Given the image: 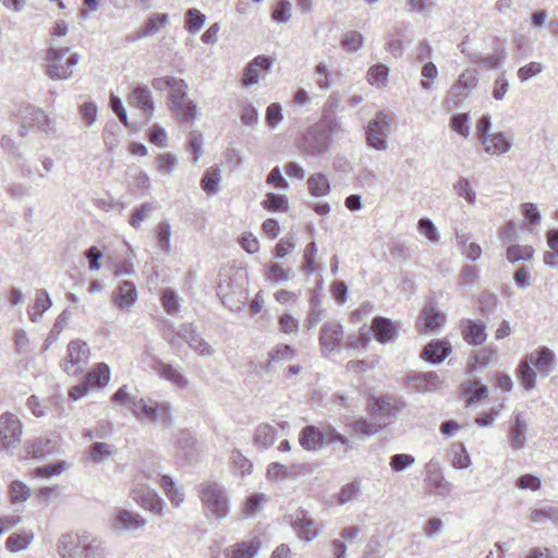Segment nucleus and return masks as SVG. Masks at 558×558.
Returning a JSON list of instances; mask_svg holds the SVG:
<instances>
[{
	"mask_svg": "<svg viewBox=\"0 0 558 558\" xmlns=\"http://www.w3.org/2000/svg\"><path fill=\"white\" fill-rule=\"evenodd\" d=\"M58 551L62 558H107L108 547L100 536L88 532L62 534L58 541Z\"/></svg>",
	"mask_w": 558,
	"mask_h": 558,
	"instance_id": "nucleus-1",
	"label": "nucleus"
},
{
	"mask_svg": "<svg viewBox=\"0 0 558 558\" xmlns=\"http://www.w3.org/2000/svg\"><path fill=\"white\" fill-rule=\"evenodd\" d=\"M555 364V353L547 347H542L527 354L519 364L517 375L525 390L535 387L536 372L542 376H548Z\"/></svg>",
	"mask_w": 558,
	"mask_h": 558,
	"instance_id": "nucleus-2",
	"label": "nucleus"
},
{
	"mask_svg": "<svg viewBox=\"0 0 558 558\" xmlns=\"http://www.w3.org/2000/svg\"><path fill=\"white\" fill-rule=\"evenodd\" d=\"M132 413L142 424L161 425L163 428L173 426V408L168 401L141 398L133 401Z\"/></svg>",
	"mask_w": 558,
	"mask_h": 558,
	"instance_id": "nucleus-3",
	"label": "nucleus"
},
{
	"mask_svg": "<svg viewBox=\"0 0 558 558\" xmlns=\"http://www.w3.org/2000/svg\"><path fill=\"white\" fill-rule=\"evenodd\" d=\"M198 496L207 518L223 520L230 512L229 496L225 487L217 482H205L198 486Z\"/></svg>",
	"mask_w": 558,
	"mask_h": 558,
	"instance_id": "nucleus-4",
	"label": "nucleus"
},
{
	"mask_svg": "<svg viewBox=\"0 0 558 558\" xmlns=\"http://www.w3.org/2000/svg\"><path fill=\"white\" fill-rule=\"evenodd\" d=\"M70 52V48H54L51 47L47 50L45 60L47 61L46 74L51 80H68L72 75V69L78 62V54L73 53L66 58L63 63V58Z\"/></svg>",
	"mask_w": 558,
	"mask_h": 558,
	"instance_id": "nucleus-5",
	"label": "nucleus"
},
{
	"mask_svg": "<svg viewBox=\"0 0 558 558\" xmlns=\"http://www.w3.org/2000/svg\"><path fill=\"white\" fill-rule=\"evenodd\" d=\"M393 118L385 111H378L366 128V143L376 150L388 148L387 137L391 133Z\"/></svg>",
	"mask_w": 558,
	"mask_h": 558,
	"instance_id": "nucleus-6",
	"label": "nucleus"
},
{
	"mask_svg": "<svg viewBox=\"0 0 558 558\" xmlns=\"http://www.w3.org/2000/svg\"><path fill=\"white\" fill-rule=\"evenodd\" d=\"M403 405L392 397L374 398L368 401L369 418L374 420L380 428L389 425L401 412Z\"/></svg>",
	"mask_w": 558,
	"mask_h": 558,
	"instance_id": "nucleus-7",
	"label": "nucleus"
},
{
	"mask_svg": "<svg viewBox=\"0 0 558 558\" xmlns=\"http://www.w3.org/2000/svg\"><path fill=\"white\" fill-rule=\"evenodd\" d=\"M187 84L182 78H177L169 93L171 109L182 122L194 120L197 114L195 102L186 100Z\"/></svg>",
	"mask_w": 558,
	"mask_h": 558,
	"instance_id": "nucleus-8",
	"label": "nucleus"
},
{
	"mask_svg": "<svg viewBox=\"0 0 558 558\" xmlns=\"http://www.w3.org/2000/svg\"><path fill=\"white\" fill-rule=\"evenodd\" d=\"M22 434L23 425L15 414L7 412L0 415V440L3 450L16 448Z\"/></svg>",
	"mask_w": 558,
	"mask_h": 558,
	"instance_id": "nucleus-9",
	"label": "nucleus"
},
{
	"mask_svg": "<svg viewBox=\"0 0 558 558\" xmlns=\"http://www.w3.org/2000/svg\"><path fill=\"white\" fill-rule=\"evenodd\" d=\"M89 348L86 342L71 341L68 345V359L63 368L68 375L75 376L83 371L88 362Z\"/></svg>",
	"mask_w": 558,
	"mask_h": 558,
	"instance_id": "nucleus-10",
	"label": "nucleus"
},
{
	"mask_svg": "<svg viewBox=\"0 0 558 558\" xmlns=\"http://www.w3.org/2000/svg\"><path fill=\"white\" fill-rule=\"evenodd\" d=\"M343 339V328L338 322H326L319 333V344L323 355L340 351Z\"/></svg>",
	"mask_w": 558,
	"mask_h": 558,
	"instance_id": "nucleus-11",
	"label": "nucleus"
},
{
	"mask_svg": "<svg viewBox=\"0 0 558 558\" xmlns=\"http://www.w3.org/2000/svg\"><path fill=\"white\" fill-rule=\"evenodd\" d=\"M132 498L144 509L151 511L155 514L161 515L165 507V501L160 496L146 485L137 483L131 492Z\"/></svg>",
	"mask_w": 558,
	"mask_h": 558,
	"instance_id": "nucleus-12",
	"label": "nucleus"
},
{
	"mask_svg": "<svg viewBox=\"0 0 558 558\" xmlns=\"http://www.w3.org/2000/svg\"><path fill=\"white\" fill-rule=\"evenodd\" d=\"M290 523L298 533L299 537L306 542H312L318 535V527L315 520L304 509H298L290 514Z\"/></svg>",
	"mask_w": 558,
	"mask_h": 558,
	"instance_id": "nucleus-13",
	"label": "nucleus"
},
{
	"mask_svg": "<svg viewBox=\"0 0 558 558\" xmlns=\"http://www.w3.org/2000/svg\"><path fill=\"white\" fill-rule=\"evenodd\" d=\"M400 323L383 316H376L372 320L371 330L379 343L393 342L399 336Z\"/></svg>",
	"mask_w": 558,
	"mask_h": 558,
	"instance_id": "nucleus-14",
	"label": "nucleus"
},
{
	"mask_svg": "<svg viewBox=\"0 0 558 558\" xmlns=\"http://www.w3.org/2000/svg\"><path fill=\"white\" fill-rule=\"evenodd\" d=\"M529 424L523 412L513 415L511 426L508 430V441L512 451H520L525 448Z\"/></svg>",
	"mask_w": 558,
	"mask_h": 558,
	"instance_id": "nucleus-15",
	"label": "nucleus"
},
{
	"mask_svg": "<svg viewBox=\"0 0 558 558\" xmlns=\"http://www.w3.org/2000/svg\"><path fill=\"white\" fill-rule=\"evenodd\" d=\"M145 525L146 519L128 509H119L112 520V529L118 532H133Z\"/></svg>",
	"mask_w": 558,
	"mask_h": 558,
	"instance_id": "nucleus-16",
	"label": "nucleus"
},
{
	"mask_svg": "<svg viewBox=\"0 0 558 558\" xmlns=\"http://www.w3.org/2000/svg\"><path fill=\"white\" fill-rule=\"evenodd\" d=\"M460 328L463 340L471 345H481L487 339L486 325L481 319H462Z\"/></svg>",
	"mask_w": 558,
	"mask_h": 558,
	"instance_id": "nucleus-17",
	"label": "nucleus"
},
{
	"mask_svg": "<svg viewBox=\"0 0 558 558\" xmlns=\"http://www.w3.org/2000/svg\"><path fill=\"white\" fill-rule=\"evenodd\" d=\"M407 380L411 388L418 392H432L441 386V380L435 372L412 373Z\"/></svg>",
	"mask_w": 558,
	"mask_h": 558,
	"instance_id": "nucleus-18",
	"label": "nucleus"
},
{
	"mask_svg": "<svg viewBox=\"0 0 558 558\" xmlns=\"http://www.w3.org/2000/svg\"><path fill=\"white\" fill-rule=\"evenodd\" d=\"M427 481L433 493L440 497H447L451 494L452 485L449 483L438 468V463L430 460L427 465Z\"/></svg>",
	"mask_w": 558,
	"mask_h": 558,
	"instance_id": "nucleus-19",
	"label": "nucleus"
},
{
	"mask_svg": "<svg viewBox=\"0 0 558 558\" xmlns=\"http://www.w3.org/2000/svg\"><path fill=\"white\" fill-rule=\"evenodd\" d=\"M451 351L452 348L448 340L435 339L424 347L421 357L429 363L439 364L448 357Z\"/></svg>",
	"mask_w": 558,
	"mask_h": 558,
	"instance_id": "nucleus-20",
	"label": "nucleus"
},
{
	"mask_svg": "<svg viewBox=\"0 0 558 558\" xmlns=\"http://www.w3.org/2000/svg\"><path fill=\"white\" fill-rule=\"evenodd\" d=\"M58 450L57 437H37L28 441L27 453L32 458L44 459Z\"/></svg>",
	"mask_w": 558,
	"mask_h": 558,
	"instance_id": "nucleus-21",
	"label": "nucleus"
},
{
	"mask_svg": "<svg viewBox=\"0 0 558 558\" xmlns=\"http://www.w3.org/2000/svg\"><path fill=\"white\" fill-rule=\"evenodd\" d=\"M299 442L304 450L318 451L325 442L324 432L314 425H306L299 434Z\"/></svg>",
	"mask_w": 558,
	"mask_h": 558,
	"instance_id": "nucleus-22",
	"label": "nucleus"
},
{
	"mask_svg": "<svg viewBox=\"0 0 558 558\" xmlns=\"http://www.w3.org/2000/svg\"><path fill=\"white\" fill-rule=\"evenodd\" d=\"M272 65V59L265 54H259L254 58L245 68L242 77L244 86H252L259 80L258 69L268 70Z\"/></svg>",
	"mask_w": 558,
	"mask_h": 558,
	"instance_id": "nucleus-23",
	"label": "nucleus"
},
{
	"mask_svg": "<svg viewBox=\"0 0 558 558\" xmlns=\"http://www.w3.org/2000/svg\"><path fill=\"white\" fill-rule=\"evenodd\" d=\"M112 299L119 308H130L137 300L135 284L132 281H122L113 292Z\"/></svg>",
	"mask_w": 558,
	"mask_h": 558,
	"instance_id": "nucleus-24",
	"label": "nucleus"
},
{
	"mask_svg": "<svg viewBox=\"0 0 558 558\" xmlns=\"http://www.w3.org/2000/svg\"><path fill=\"white\" fill-rule=\"evenodd\" d=\"M177 338L184 340L192 350L203 340L192 324H182L165 337L171 345H174Z\"/></svg>",
	"mask_w": 558,
	"mask_h": 558,
	"instance_id": "nucleus-25",
	"label": "nucleus"
},
{
	"mask_svg": "<svg viewBox=\"0 0 558 558\" xmlns=\"http://www.w3.org/2000/svg\"><path fill=\"white\" fill-rule=\"evenodd\" d=\"M484 150L492 155H504L511 148V141L507 138L504 132H497L481 138Z\"/></svg>",
	"mask_w": 558,
	"mask_h": 558,
	"instance_id": "nucleus-26",
	"label": "nucleus"
},
{
	"mask_svg": "<svg viewBox=\"0 0 558 558\" xmlns=\"http://www.w3.org/2000/svg\"><path fill=\"white\" fill-rule=\"evenodd\" d=\"M260 548V541L254 538L251 542H239L233 546L225 548L226 558H254Z\"/></svg>",
	"mask_w": 558,
	"mask_h": 558,
	"instance_id": "nucleus-27",
	"label": "nucleus"
},
{
	"mask_svg": "<svg viewBox=\"0 0 558 558\" xmlns=\"http://www.w3.org/2000/svg\"><path fill=\"white\" fill-rule=\"evenodd\" d=\"M129 102L143 110L146 114H151L154 111L151 92L146 85H137L130 94Z\"/></svg>",
	"mask_w": 558,
	"mask_h": 558,
	"instance_id": "nucleus-28",
	"label": "nucleus"
},
{
	"mask_svg": "<svg viewBox=\"0 0 558 558\" xmlns=\"http://www.w3.org/2000/svg\"><path fill=\"white\" fill-rule=\"evenodd\" d=\"M168 22L169 16L167 13H154L147 17L144 26L140 29V32L135 35L130 36L129 39L134 41L149 37L156 34L160 27L167 25Z\"/></svg>",
	"mask_w": 558,
	"mask_h": 558,
	"instance_id": "nucleus-29",
	"label": "nucleus"
},
{
	"mask_svg": "<svg viewBox=\"0 0 558 558\" xmlns=\"http://www.w3.org/2000/svg\"><path fill=\"white\" fill-rule=\"evenodd\" d=\"M277 439V429L269 423H260L253 435V444L262 450L270 448Z\"/></svg>",
	"mask_w": 558,
	"mask_h": 558,
	"instance_id": "nucleus-30",
	"label": "nucleus"
},
{
	"mask_svg": "<svg viewBox=\"0 0 558 558\" xmlns=\"http://www.w3.org/2000/svg\"><path fill=\"white\" fill-rule=\"evenodd\" d=\"M294 356L295 350L292 347L284 343L277 344L268 353V360L264 365L265 373L272 372L275 364L290 361Z\"/></svg>",
	"mask_w": 558,
	"mask_h": 558,
	"instance_id": "nucleus-31",
	"label": "nucleus"
},
{
	"mask_svg": "<svg viewBox=\"0 0 558 558\" xmlns=\"http://www.w3.org/2000/svg\"><path fill=\"white\" fill-rule=\"evenodd\" d=\"M21 116L24 122L47 132L50 120L44 110L33 106H26L21 110Z\"/></svg>",
	"mask_w": 558,
	"mask_h": 558,
	"instance_id": "nucleus-32",
	"label": "nucleus"
},
{
	"mask_svg": "<svg viewBox=\"0 0 558 558\" xmlns=\"http://www.w3.org/2000/svg\"><path fill=\"white\" fill-rule=\"evenodd\" d=\"M308 191L315 197L327 196L330 193V182L328 178L320 172L311 174L307 179Z\"/></svg>",
	"mask_w": 558,
	"mask_h": 558,
	"instance_id": "nucleus-33",
	"label": "nucleus"
},
{
	"mask_svg": "<svg viewBox=\"0 0 558 558\" xmlns=\"http://www.w3.org/2000/svg\"><path fill=\"white\" fill-rule=\"evenodd\" d=\"M158 373L162 378L171 381L178 388L185 389L189 386L187 378L170 364L160 363Z\"/></svg>",
	"mask_w": 558,
	"mask_h": 558,
	"instance_id": "nucleus-34",
	"label": "nucleus"
},
{
	"mask_svg": "<svg viewBox=\"0 0 558 558\" xmlns=\"http://www.w3.org/2000/svg\"><path fill=\"white\" fill-rule=\"evenodd\" d=\"M110 380V368L106 363H100L92 369L86 381L90 387L104 388Z\"/></svg>",
	"mask_w": 558,
	"mask_h": 558,
	"instance_id": "nucleus-35",
	"label": "nucleus"
},
{
	"mask_svg": "<svg viewBox=\"0 0 558 558\" xmlns=\"http://www.w3.org/2000/svg\"><path fill=\"white\" fill-rule=\"evenodd\" d=\"M530 520L536 524H543L547 521L558 524V507L545 505L536 508L532 510Z\"/></svg>",
	"mask_w": 558,
	"mask_h": 558,
	"instance_id": "nucleus-36",
	"label": "nucleus"
},
{
	"mask_svg": "<svg viewBox=\"0 0 558 558\" xmlns=\"http://www.w3.org/2000/svg\"><path fill=\"white\" fill-rule=\"evenodd\" d=\"M533 255L534 250L530 245L512 244L508 246L506 251V257L512 264L531 260Z\"/></svg>",
	"mask_w": 558,
	"mask_h": 558,
	"instance_id": "nucleus-37",
	"label": "nucleus"
},
{
	"mask_svg": "<svg viewBox=\"0 0 558 558\" xmlns=\"http://www.w3.org/2000/svg\"><path fill=\"white\" fill-rule=\"evenodd\" d=\"M221 180L220 170L217 167H210L205 171L201 180V186L208 195H215L218 192V185Z\"/></svg>",
	"mask_w": 558,
	"mask_h": 558,
	"instance_id": "nucleus-38",
	"label": "nucleus"
},
{
	"mask_svg": "<svg viewBox=\"0 0 558 558\" xmlns=\"http://www.w3.org/2000/svg\"><path fill=\"white\" fill-rule=\"evenodd\" d=\"M157 245L165 255L171 252V226L168 221H160L155 230Z\"/></svg>",
	"mask_w": 558,
	"mask_h": 558,
	"instance_id": "nucleus-39",
	"label": "nucleus"
},
{
	"mask_svg": "<svg viewBox=\"0 0 558 558\" xmlns=\"http://www.w3.org/2000/svg\"><path fill=\"white\" fill-rule=\"evenodd\" d=\"M294 272L291 269H283L278 263H271L265 268L264 276L266 280L272 283L288 281L293 277Z\"/></svg>",
	"mask_w": 558,
	"mask_h": 558,
	"instance_id": "nucleus-40",
	"label": "nucleus"
},
{
	"mask_svg": "<svg viewBox=\"0 0 558 558\" xmlns=\"http://www.w3.org/2000/svg\"><path fill=\"white\" fill-rule=\"evenodd\" d=\"M463 390L465 393L469 395V397L465 400L466 405H470L475 401L484 399L488 392L487 386L481 384L477 380H469L464 383Z\"/></svg>",
	"mask_w": 558,
	"mask_h": 558,
	"instance_id": "nucleus-41",
	"label": "nucleus"
},
{
	"mask_svg": "<svg viewBox=\"0 0 558 558\" xmlns=\"http://www.w3.org/2000/svg\"><path fill=\"white\" fill-rule=\"evenodd\" d=\"M420 318L424 322L426 329L434 330L442 324L445 315L441 314L435 306L427 305L422 310Z\"/></svg>",
	"mask_w": 558,
	"mask_h": 558,
	"instance_id": "nucleus-42",
	"label": "nucleus"
},
{
	"mask_svg": "<svg viewBox=\"0 0 558 558\" xmlns=\"http://www.w3.org/2000/svg\"><path fill=\"white\" fill-rule=\"evenodd\" d=\"M495 354V350L488 348L476 351L471 357L469 372L473 373L485 368L493 360Z\"/></svg>",
	"mask_w": 558,
	"mask_h": 558,
	"instance_id": "nucleus-43",
	"label": "nucleus"
},
{
	"mask_svg": "<svg viewBox=\"0 0 558 558\" xmlns=\"http://www.w3.org/2000/svg\"><path fill=\"white\" fill-rule=\"evenodd\" d=\"M389 68L383 63L372 65L367 71V81L371 85L385 86L388 81Z\"/></svg>",
	"mask_w": 558,
	"mask_h": 558,
	"instance_id": "nucleus-44",
	"label": "nucleus"
},
{
	"mask_svg": "<svg viewBox=\"0 0 558 558\" xmlns=\"http://www.w3.org/2000/svg\"><path fill=\"white\" fill-rule=\"evenodd\" d=\"M156 205L154 203H144L141 206L136 207L130 218V225L140 229L142 222L150 217V215L156 210Z\"/></svg>",
	"mask_w": 558,
	"mask_h": 558,
	"instance_id": "nucleus-45",
	"label": "nucleus"
},
{
	"mask_svg": "<svg viewBox=\"0 0 558 558\" xmlns=\"http://www.w3.org/2000/svg\"><path fill=\"white\" fill-rule=\"evenodd\" d=\"M34 535L32 532L22 534H12L5 541L7 549L12 553L21 551L27 548L33 541Z\"/></svg>",
	"mask_w": 558,
	"mask_h": 558,
	"instance_id": "nucleus-46",
	"label": "nucleus"
},
{
	"mask_svg": "<svg viewBox=\"0 0 558 558\" xmlns=\"http://www.w3.org/2000/svg\"><path fill=\"white\" fill-rule=\"evenodd\" d=\"M506 58H507V53H506L505 49L500 48L499 51H496L494 54H489V56H485V57L480 56V54H474L472 57V61L477 64L490 68V69H497L505 62Z\"/></svg>",
	"mask_w": 558,
	"mask_h": 558,
	"instance_id": "nucleus-47",
	"label": "nucleus"
},
{
	"mask_svg": "<svg viewBox=\"0 0 558 558\" xmlns=\"http://www.w3.org/2000/svg\"><path fill=\"white\" fill-rule=\"evenodd\" d=\"M478 83L477 72L474 69L464 70L458 77V81L454 83V92L459 88H463L469 95L472 89L476 87Z\"/></svg>",
	"mask_w": 558,
	"mask_h": 558,
	"instance_id": "nucleus-48",
	"label": "nucleus"
},
{
	"mask_svg": "<svg viewBox=\"0 0 558 558\" xmlns=\"http://www.w3.org/2000/svg\"><path fill=\"white\" fill-rule=\"evenodd\" d=\"M263 207L268 211H287L288 198L284 195L267 193L262 203Z\"/></svg>",
	"mask_w": 558,
	"mask_h": 558,
	"instance_id": "nucleus-49",
	"label": "nucleus"
},
{
	"mask_svg": "<svg viewBox=\"0 0 558 558\" xmlns=\"http://www.w3.org/2000/svg\"><path fill=\"white\" fill-rule=\"evenodd\" d=\"M9 495L13 504L23 502L31 497V488L21 481H13L9 486Z\"/></svg>",
	"mask_w": 558,
	"mask_h": 558,
	"instance_id": "nucleus-50",
	"label": "nucleus"
},
{
	"mask_svg": "<svg viewBox=\"0 0 558 558\" xmlns=\"http://www.w3.org/2000/svg\"><path fill=\"white\" fill-rule=\"evenodd\" d=\"M351 428L356 434H360V435H363L366 437H371V436L375 435L378 430L381 429L379 426H377V424L374 420L369 418V421H367L366 418H363V417L354 421L351 424Z\"/></svg>",
	"mask_w": 558,
	"mask_h": 558,
	"instance_id": "nucleus-51",
	"label": "nucleus"
},
{
	"mask_svg": "<svg viewBox=\"0 0 558 558\" xmlns=\"http://www.w3.org/2000/svg\"><path fill=\"white\" fill-rule=\"evenodd\" d=\"M206 21L205 14L197 9H189L186 11L185 28L191 33L198 32Z\"/></svg>",
	"mask_w": 558,
	"mask_h": 558,
	"instance_id": "nucleus-52",
	"label": "nucleus"
},
{
	"mask_svg": "<svg viewBox=\"0 0 558 558\" xmlns=\"http://www.w3.org/2000/svg\"><path fill=\"white\" fill-rule=\"evenodd\" d=\"M456 193L463 197L469 204H474L476 199V193L472 189L470 181L466 178L461 177L458 182L453 185Z\"/></svg>",
	"mask_w": 558,
	"mask_h": 558,
	"instance_id": "nucleus-53",
	"label": "nucleus"
},
{
	"mask_svg": "<svg viewBox=\"0 0 558 558\" xmlns=\"http://www.w3.org/2000/svg\"><path fill=\"white\" fill-rule=\"evenodd\" d=\"M360 492V483L357 481H353L351 483L342 486L340 493L337 496V502L339 505H345L352 500H354Z\"/></svg>",
	"mask_w": 558,
	"mask_h": 558,
	"instance_id": "nucleus-54",
	"label": "nucleus"
},
{
	"mask_svg": "<svg viewBox=\"0 0 558 558\" xmlns=\"http://www.w3.org/2000/svg\"><path fill=\"white\" fill-rule=\"evenodd\" d=\"M66 469L68 463L65 461H57L54 463L38 466L34 472L36 476L50 477L61 474Z\"/></svg>",
	"mask_w": 558,
	"mask_h": 558,
	"instance_id": "nucleus-55",
	"label": "nucleus"
},
{
	"mask_svg": "<svg viewBox=\"0 0 558 558\" xmlns=\"http://www.w3.org/2000/svg\"><path fill=\"white\" fill-rule=\"evenodd\" d=\"M415 462V459L412 454L408 453H396L390 457V468L395 472H402L410 466H412Z\"/></svg>",
	"mask_w": 558,
	"mask_h": 558,
	"instance_id": "nucleus-56",
	"label": "nucleus"
},
{
	"mask_svg": "<svg viewBox=\"0 0 558 558\" xmlns=\"http://www.w3.org/2000/svg\"><path fill=\"white\" fill-rule=\"evenodd\" d=\"M451 129L458 134L468 137L470 134L469 114L456 113L450 119Z\"/></svg>",
	"mask_w": 558,
	"mask_h": 558,
	"instance_id": "nucleus-57",
	"label": "nucleus"
},
{
	"mask_svg": "<svg viewBox=\"0 0 558 558\" xmlns=\"http://www.w3.org/2000/svg\"><path fill=\"white\" fill-rule=\"evenodd\" d=\"M405 7L408 12L429 14L436 7V3L434 0H407Z\"/></svg>",
	"mask_w": 558,
	"mask_h": 558,
	"instance_id": "nucleus-58",
	"label": "nucleus"
},
{
	"mask_svg": "<svg viewBox=\"0 0 558 558\" xmlns=\"http://www.w3.org/2000/svg\"><path fill=\"white\" fill-rule=\"evenodd\" d=\"M112 452L111 446L106 442H94L89 447L90 459L95 462H101L108 459Z\"/></svg>",
	"mask_w": 558,
	"mask_h": 558,
	"instance_id": "nucleus-59",
	"label": "nucleus"
},
{
	"mask_svg": "<svg viewBox=\"0 0 558 558\" xmlns=\"http://www.w3.org/2000/svg\"><path fill=\"white\" fill-rule=\"evenodd\" d=\"M364 43V37L361 33L351 31L348 32L342 39V47L350 52L359 50Z\"/></svg>",
	"mask_w": 558,
	"mask_h": 558,
	"instance_id": "nucleus-60",
	"label": "nucleus"
},
{
	"mask_svg": "<svg viewBox=\"0 0 558 558\" xmlns=\"http://www.w3.org/2000/svg\"><path fill=\"white\" fill-rule=\"evenodd\" d=\"M324 440L327 444H333V442L342 444L345 447L347 452L353 448L351 441L344 435L340 434L339 432H337L336 428H333L331 426H328L324 430Z\"/></svg>",
	"mask_w": 558,
	"mask_h": 558,
	"instance_id": "nucleus-61",
	"label": "nucleus"
},
{
	"mask_svg": "<svg viewBox=\"0 0 558 558\" xmlns=\"http://www.w3.org/2000/svg\"><path fill=\"white\" fill-rule=\"evenodd\" d=\"M189 149L194 154L193 163H196L203 154V135L198 131L189 134Z\"/></svg>",
	"mask_w": 558,
	"mask_h": 558,
	"instance_id": "nucleus-62",
	"label": "nucleus"
},
{
	"mask_svg": "<svg viewBox=\"0 0 558 558\" xmlns=\"http://www.w3.org/2000/svg\"><path fill=\"white\" fill-rule=\"evenodd\" d=\"M543 71V64L541 62L532 61L526 65L521 66L517 74L521 82H526L530 78L538 75Z\"/></svg>",
	"mask_w": 558,
	"mask_h": 558,
	"instance_id": "nucleus-63",
	"label": "nucleus"
},
{
	"mask_svg": "<svg viewBox=\"0 0 558 558\" xmlns=\"http://www.w3.org/2000/svg\"><path fill=\"white\" fill-rule=\"evenodd\" d=\"M418 231L425 235L430 242H438V233L436 226L428 218H421L417 222Z\"/></svg>",
	"mask_w": 558,
	"mask_h": 558,
	"instance_id": "nucleus-64",
	"label": "nucleus"
}]
</instances>
